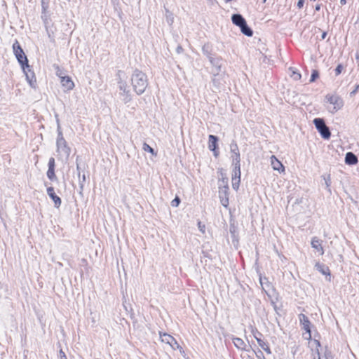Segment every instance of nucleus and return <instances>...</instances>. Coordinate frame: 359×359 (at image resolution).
<instances>
[{"label": "nucleus", "instance_id": "nucleus-1", "mask_svg": "<svg viewBox=\"0 0 359 359\" xmlns=\"http://www.w3.org/2000/svg\"><path fill=\"white\" fill-rule=\"evenodd\" d=\"M130 80L133 90L137 95H142L144 93L148 86V79L144 72L139 69L134 70Z\"/></svg>", "mask_w": 359, "mask_h": 359}, {"label": "nucleus", "instance_id": "nucleus-2", "mask_svg": "<svg viewBox=\"0 0 359 359\" xmlns=\"http://www.w3.org/2000/svg\"><path fill=\"white\" fill-rule=\"evenodd\" d=\"M118 86L119 89V95L122 97V100L125 104L128 103L132 100V95L129 86L126 80L123 79L124 77L123 72L119 71L118 72Z\"/></svg>", "mask_w": 359, "mask_h": 359}, {"label": "nucleus", "instance_id": "nucleus-3", "mask_svg": "<svg viewBox=\"0 0 359 359\" xmlns=\"http://www.w3.org/2000/svg\"><path fill=\"white\" fill-rule=\"evenodd\" d=\"M325 100L327 103L330 104L327 109L332 114L336 113L344 106L343 100L336 94H327L325 96Z\"/></svg>", "mask_w": 359, "mask_h": 359}, {"label": "nucleus", "instance_id": "nucleus-4", "mask_svg": "<svg viewBox=\"0 0 359 359\" xmlns=\"http://www.w3.org/2000/svg\"><path fill=\"white\" fill-rule=\"evenodd\" d=\"M56 147L58 158L67 159L70 155L71 149L64 137H57Z\"/></svg>", "mask_w": 359, "mask_h": 359}, {"label": "nucleus", "instance_id": "nucleus-5", "mask_svg": "<svg viewBox=\"0 0 359 359\" xmlns=\"http://www.w3.org/2000/svg\"><path fill=\"white\" fill-rule=\"evenodd\" d=\"M313 123L320 133L321 136L324 139H329L330 137L331 133L329 128L325 125V123L323 118H316L313 120Z\"/></svg>", "mask_w": 359, "mask_h": 359}, {"label": "nucleus", "instance_id": "nucleus-6", "mask_svg": "<svg viewBox=\"0 0 359 359\" xmlns=\"http://www.w3.org/2000/svg\"><path fill=\"white\" fill-rule=\"evenodd\" d=\"M13 50L15 56L17 58L21 67L28 63L27 56L25 55L22 48H21L19 42L17 40L13 44Z\"/></svg>", "mask_w": 359, "mask_h": 359}, {"label": "nucleus", "instance_id": "nucleus-7", "mask_svg": "<svg viewBox=\"0 0 359 359\" xmlns=\"http://www.w3.org/2000/svg\"><path fill=\"white\" fill-rule=\"evenodd\" d=\"M230 152L231 153L232 165L235 166H241V155L238 147L236 142L233 140L230 144Z\"/></svg>", "mask_w": 359, "mask_h": 359}, {"label": "nucleus", "instance_id": "nucleus-8", "mask_svg": "<svg viewBox=\"0 0 359 359\" xmlns=\"http://www.w3.org/2000/svg\"><path fill=\"white\" fill-rule=\"evenodd\" d=\"M21 67L26 76V79L29 83V85L33 88L35 87L36 80L35 78L34 73L31 69V67L27 63V65L22 66Z\"/></svg>", "mask_w": 359, "mask_h": 359}, {"label": "nucleus", "instance_id": "nucleus-9", "mask_svg": "<svg viewBox=\"0 0 359 359\" xmlns=\"http://www.w3.org/2000/svg\"><path fill=\"white\" fill-rule=\"evenodd\" d=\"M160 337L161 339V341L167 344H169L172 349L175 350L178 348H182L180 344L175 340V339L171 335L167 333H163V334L160 333Z\"/></svg>", "mask_w": 359, "mask_h": 359}, {"label": "nucleus", "instance_id": "nucleus-10", "mask_svg": "<svg viewBox=\"0 0 359 359\" xmlns=\"http://www.w3.org/2000/svg\"><path fill=\"white\" fill-rule=\"evenodd\" d=\"M241 166H235L233 167L232 177H231V183L232 187L234 190L237 191L239 188L240 182H241Z\"/></svg>", "mask_w": 359, "mask_h": 359}, {"label": "nucleus", "instance_id": "nucleus-11", "mask_svg": "<svg viewBox=\"0 0 359 359\" xmlns=\"http://www.w3.org/2000/svg\"><path fill=\"white\" fill-rule=\"evenodd\" d=\"M299 319L301 325H302L303 329L306 332L308 336L306 337V339H311V323L306 316L303 313L299 315Z\"/></svg>", "mask_w": 359, "mask_h": 359}, {"label": "nucleus", "instance_id": "nucleus-12", "mask_svg": "<svg viewBox=\"0 0 359 359\" xmlns=\"http://www.w3.org/2000/svg\"><path fill=\"white\" fill-rule=\"evenodd\" d=\"M210 62L212 64L213 67V73L214 74H218L219 72L221 71V66H222V60L219 57H214L211 55H210L208 53L207 54Z\"/></svg>", "mask_w": 359, "mask_h": 359}, {"label": "nucleus", "instance_id": "nucleus-13", "mask_svg": "<svg viewBox=\"0 0 359 359\" xmlns=\"http://www.w3.org/2000/svg\"><path fill=\"white\" fill-rule=\"evenodd\" d=\"M322 243L323 241L316 236L313 237L311 242V247L315 249L320 255H323L324 254V249L322 245Z\"/></svg>", "mask_w": 359, "mask_h": 359}, {"label": "nucleus", "instance_id": "nucleus-14", "mask_svg": "<svg viewBox=\"0 0 359 359\" xmlns=\"http://www.w3.org/2000/svg\"><path fill=\"white\" fill-rule=\"evenodd\" d=\"M47 194L53 201L55 207L59 208L61 205L62 201L61 198L55 194L54 188L52 187H48Z\"/></svg>", "mask_w": 359, "mask_h": 359}, {"label": "nucleus", "instance_id": "nucleus-15", "mask_svg": "<svg viewBox=\"0 0 359 359\" xmlns=\"http://www.w3.org/2000/svg\"><path fill=\"white\" fill-rule=\"evenodd\" d=\"M271 165L274 170L278 171L280 173L285 172V167L282 164V163L277 159L275 156H271Z\"/></svg>", "mask_w": 359, "mask_h": 359}, {"label": "nucleus", "instance_id": "nucleus-16", "mask_svg": "<svg viewBox=\"0 0 359 359\" xmlns=\"http://www.w3.org/2000/svg\"><path fill=\"white\" fill-rule=\"evenodd\" d=\"M223 186L219 187V197H229V186L227 178L222 179Z\"/></svg>", "mask_w": 359, "mask_h": 359}, {"label": "nucleus", "instance_id": "nucleus-17", "mask_svg": "<svg viewBox=\"0 0 359 359\" xmlns=\"http://www.w3.org/2000/svg\"><path fill=\"white\" fill-rule=\"evenodd\" d=\"M60 82L62 86L65 87L67 90H72L74 87V82L69 76H61Z\"/></svg>", "mask_w": 359, "mask_h": 359}, {"label": "nucleus", "instance_id": "nucleus-18", "mask_svg": "<svg viewBox=\"0 0 359 359\" xmlns=\"http://www.w3.org/2000/svg\"><path fill=\"white\" fill-rule=\"evenodd\" d=\"M209 142H208V148L210 150L215 151V155L217 156L216 152V148H217V137L213 135H210L208 137Z\"/></svg>", "mask_w": 359, "mask_h": 359}, {"label": "nucleus", "instance_id": "nucleus-19", "mask_svg": "<svg viewBox=\"0 0 359 359\" xmlns=\"http://www.w3.org/2000/svg\"><path fill=\"white\" fill-rule=\"evenodd\" d=\"M231 20L234 25L238 26L239 27H241L242 25H244V23L246 22L244 18L240 14H233L231 16Z\"/></svg>", "mask_w": 359, "mask_h": 359}, {"label": "nucleus", "instance_id": "nucleus-20", "mask_svg": "<svg viewBox=\"0 0 359 359\" xmlns=\"http://www.w3.org/2000/svg\"><path fill=\"white\" fill-rule=\"evenodd\" d=\"M232 341H233V343L234 344V346L238 348V349H240V350H246V344L245 343V341L241 339V338H238V337H233L232 338Z\"/></svg>", "mask_w": 359, "mask_h": 359}, {"label": "nucleus", "instance_id": "nucleus-21", "mask_svg": "<svg viewBox=\"0 0 359 359\" xmlns=\"http://www.w3.org/2000/svg\"><path fill=\"white\" fill-rule=\"evenodd\" d=\"M345 162L348 165H355L358 162V158L353 153L348 152L345 157Z\"/></svg>", "mask_w": 359, "mask_h": 359}, {"label": "nucleus", "instance_id": "nucleus-22", "mask_svg": "<svg viewBox=\"0 0 359 359\" xmlns=\"http://www.w3.org/2000/svg\"><path fill=\"white\" fill-rule=\"evenodd\" d=\"M254 337L255 338V339L257 340L259 346L264 351H266L268 354H271V349L269 348V344L264 341L263 340H262L259 337H256V334L254 333Z\"/></svg>", "mask_w": 359, "mask_h": 359}, {"label": "nucleus", "instance_id": "nucleus-23", "mask_svg": "<svg viewBox=\"0 0 359 359\" xmlns=\"http://www.w3.org/2000/svg\"><path fill=\"white\" fill-rule=\"evenodd\" d=\"M325 181V188L327 190V191L331 194V177L330 174H325L322 175L321 177Z\"/></svg>", "mask_w": 359, "mask_h": 359}, {"label": "nucleus", "instance_id": "nucleus-24", "mask_svg": "<svg viewBox=\"0 0 359 359\" xmlns=\"http://www.w3.org/2000/svg\"><path fill=\"white\" fill-rule=\"evenodd\" d=\"M241 30L242 33L248 36H251L253 34L252 30L248 26L247 23L245 22L244 25H242L241 27Z\"/></svg>", "mask_w": 359, "mask_h": 359}, {"label": "nucleus", "instance_id": "nucleus-25", "mask_svg": "<svg viewBox=\"0 0 359 359\" xmlns=\"http://www.w3.org/2000/svg\"><path fill=\"white\" fill-rule=\"evenodd\" d=\"M315 266H316V269L318 271H319L320 273H322L323 274L330 275V270H329L328 267L325 266V265L317 263Z\"/></svg>", "mask_w": 359, "mask_h": 359}, {"label": "nucleus", "instance_id": "nucleus-26", "mask_svg": "<svg viewBox=\"0 0 359 359\" xmlns=\"http://www.w3.org/2000/svg\"><path fill=\"white\" fill-rule=\"evenodd\" d=\"M314 343H315L316 346V350L313 351V353H312L313 359H320V352H319V350H318V347L320 346V342L318 341H317V340H315Z\"/></svg>", "mask_w": 359, "mask_h": 359}, {"label": "nucleus", "instance_id": "nucleus-27", "mask_svg": "<svg viewBox=\"0 0 359 359\" xmlns=\"http://www.w3.org/2000/svg\"><path fill=\"white\" fill-rule=\"evenodd\" d=\"M165 19L169 25H172L174 22V15L168 9H165Z\"/></svg>", "mask_w": 359, "mask_h": 359}, {"label": "nucleus", "instance_id": "nucleus-28", "mask_svg": "<svg viewBox=\"0 0 359 359\" xmlns=\"http://www.w3.org/2000/svg\"><path fill=\"white\" fill-rule=\"evenodd\" d=\"M46 175L48 178L52 181L57 180V177L55 174V169L48 168Z\"/></svg>", "mask_w": 359, "mask_h": 359}, {"label": "nucleus", "instance_id": "nucleus-29", "mask_svg": "<svg viewBox=\"0 0 359 359\" xmlns=\"http://www.w3.org/2000/svg\"><path fill=\"white\" fill-rule=\"evenodd\" d=\"M142 149L144 151H147V152H149L152 154H154V150L153 148H151L148 144H147L146 142H144L143 144V146H142Z\"/></svg>", "mask_w": 359, "mask_h": 359}, {"label": "nucleus", "instance_id": "nucleus-30", "mask_svg": "<svg viewBox=\"0 0 359 359\" xmlns=\"http://www.w3.org/2000/svg\"><path fill=\"white\" fill-rule=\"evenodd\" d=\"M318 72L316 69L313 70L311 76L310 82H313L318 77Z\"/></svg>", "mask_w": 359, "mask_h": 359}, {"label": "nucleus", "instance_id": "nucleus-31", "mask_svg": "<svg viewBox=\"0 0 359 359\" xmlns=\"http://www.w3.org/2000/svg\"><path fill=\"white\" fill-rule=\"evenodd\" d=\"M220 199V202L222 203V205L224 206V207H227L229 205V197H221L219 198Z\"/></svg>", "mask_w": 359, "mask_h": 359}, {"label": "nucleus", "instance_id": "nucleus-32", "mask_svg": "<svg viewBox=\"0 0 359 359\" xmlns=\"http://www.w3.org/2000/svg\"><path fill=\"white\" fill-rule=\"evenodd\" d=\"M55 158L51 157L49 158V161H48V168L55 169Z\"/></svg>", "mask_w": 359, "mask_h": 359}, {"label": "nucleus", "instance_id": "nucleus-33", "mask_svg": "<svg viewBox=\"0 0 359 359\" xmlns=\"http://www.w3.org/2000/svg\"><path fill=\"white\" fill-rule=\"evenodd\" d=\"M292 77L294 79V80L298 81L301 79L302 76L299 73L292 70Z\"/></svg>", "mask_w": 359, "mask_h": 359}, {"label": "nucleus", "instance_id": "nucleus-34", "mask_svg": "<svg viewBox=\"0 0 359 359\" xmlns=\"http://www.w3.org/2000/svg\"><path fill=\"white\" fill-rule=\"evenodd\" d=\"M57 137H64L63 134H62V129H61V126H60V123H59L58 121H57Z\"/></svg>", "mask_w": 359, "mask_h": 359}, {"label": "nucleus", "instance_id": "nucleus-35", "mask_svg": "<svg viewBox=\"0 0 359 359\" xmlns=\"http://www.w3.org/2000/svg\"><path fill=\"white\" fill-rule=\"evenodd\" d=\"M255 353L258 359H266L262 351L258 350L257 351H255Z\"/></svg>", "mask_w": 359, "mask_h": 359}, {"label": "nucleus", "instance_id": "nucleus-36", "mask_svg": "<svg viewBox=\"0 0 359 359\" xmlns=\"http://www.w3.org/2000/svg\"><path fill=\"white\" fill-rule=\"evenodd\" d=\"M180 200L178 197H176L175 199H173L171 202V205L173 207H177L178 205L180 204Z\"/></svg>", "mask_w": 359, "mask_h": 359}, {"label": "nucleus", "instance_id": "nucleus-37", "mask_svg": "<svg viewBox=\"0 0 359 359\" xmlns=\"http://www.w3.org/2000/svg\"><path fill=\"white\" fill-rule=\"evenodd\" d=\"M342 69H343V66L341 65H338L337 67L335 69V74H336V76L339 75L341 74Z\"/></svg>", "mask_w": 359, "mask_h": 359}, {"label": "nucleus", "instance_id": "nucleus-38", "mask_svg": "<svg viewBox=\"0 0 359 359\" xmlns=\"http://www.w3.org/2000/svg\"><path fill=\"white\" fill-rule=\"evenodd\" d=\"M198 229L200 230L201 232H202L203 233H205V226L204 224H203L201 223V222H198Z\"/></svg>", "mask_w": 359, "mask_h": 359}, {"label": "nucleus", "instance_id": "nucleus-39", "mask_svg": "<svg viewBox=\"0 0 359 359\" xmlns=\"http://www.w3.org/2000/svg\"><path fill=\"white\" fill-rule=\"evenodd\" d=\"M304 0H299L297 2V7L302 8L304 6Z\"/></svg>", "mask_w": 359, "mask_h": 359}, {"label": "nucleus", "instance_id": "nucleus-40", "mask_svg": "<svg viewBox=\"0 0 359 359\" xmlns=\"http://www.w3.org/2000/svg\"><path fill=\"white\" fill-rule=\"evenodd\" d=\"M252 332L253 335L255 333L256 334V337H259V336H262V334L259 332H258L257 329H252Z\"/></svg>", "mask_w": 359, "mask_h": 359}, {"label": "nucleus", "instance_id": "nucleus-41", "mask_svg": "<svg viewBox=\"0 0 359 359\" xmlns=\"http://www.w3.org/2000/svg\"><path fill=\"white\" fill-rule=\"evenodd\" d=\"M60 355L61 359H67L65 352L62 350L60 351Z\"/></svg>", "mask_w": 359, "mask_h": 359}, {"label": "nucleus", "instance_id": "nucleus-42", "mask_svg": "<svg viewBox=\"0 0 359 359\" xmlns=\"http://www.w3.org/2000/svg\"><path fill=\"white\" fill-rule=\"evenodd\" d=\"M358 88H359V85H357L355 88V89L351 93V95L353 96L354 95L358 90Z\"/></svg>", "mask_w": 359, "mask_h": 359}, {"label": "nucleus", "instance_id": "nucleus-43", "mask_svg": "<svg viewBox=\"0 0 359 359\" xmlns=\"http://www.w3.org/2000/svg\"><path fill=\"white\" fill-rule=\"evenodd\" d=\"M326 36H327V33H326V32H323V34H322L321 38H322L323 39H325Z\"/></svg>", "mask_w": 359, "mask_h": 359}, {"label": "nucleus", "instance_id": "nucleus-44", "mask_svg": "<svg viewBox=\"0 0 359 359\" xmlns=\"http://www.w3.org/2000/svg\"><path fill=\"white\" fill-rule=\"evenodd\" d=\"M320 4L316 5V11H320Z\"/></svg>", "mask_w": 359, "mask_h": 359}, {"label": "nucleus", "instance_id": "nucleus-45", "mask_svg": "<svg viewBox=\"0 0 359 359\" xmlns=\"http://www.w3.org/2000/svg\"><path fill=\"white\" fill-rule=\"evenodd\" d=\"M346 0H340V3H341V4H342V5H343V4H346Z\"/></svg>", "mask_w": 359, "mask_h": 359}, {"label": "nucleus", "instance_id": "nucleus-46", "mask_svg": "<svg viewBox=\"0 0 359 359\" xmlns=\"http://www.w3.org/2000/svg\"><path fill=\"white\" fill-rule=\"evenodd\" d=\"M82 180H83V182H84L86 180V176L85 175H83L82 177Z\"/></svg>", "mask_w": 359, "mask_h": 359}, {"label": "nucleus", "instance_id": "nucleus-47", "mask_svg": "<svg viewBox=\"0 0 359 359\" xmlns=\"http://www.w3.org/2000/svg\"><path fill=\"white\" fill-rule=\"evenodd\" d=\"M325 357H326L327 359H332V358L330 357V355H325Z\"/></svg>", "mask_w": 359, "mask_h": 359}, {"label": "nucleus", "instance_id": "nucleus-48", "mask_svg": "<svg viewBox=\"0 0 359 359\" xmlns=\"http://www.w3.org/2000/svg\"><path fill=\"white\" fill-rule=\"evenodd\" d=\"M180 50H182V48H181V47H179V48H177V52H178V53H180Z\"/></svg>", "mask_w": 359, "mask_h": 359}, {"label": "nucleus", "instance_id": "nucleus-49", "mask_svg": "<svg viewBox=\"0 0 359 359\" xmlns=\"http://www.w3.org/2000/svg\"><path fill=\"white\" fill-rule=\"evenodd\" d=\"M76 168H77V170L79 169V165H77Z\"/></svg>", "mask_w": 359, "mask_h": 359}, {"label": "nucleus", "instance_id": "nucleus-50", "mask_svg": "<svg viewBox=\"0 0 359 359\" xmlns=\"http://www.w3.org/2000/svg\"><path fill=\"white\" fill-rule=\"evenodd\" d=\"M263 1H264V2H265V1H266V0H263Z\"/></svg>", "mask_w": 359, "mask_h": 359}]
</instances>
